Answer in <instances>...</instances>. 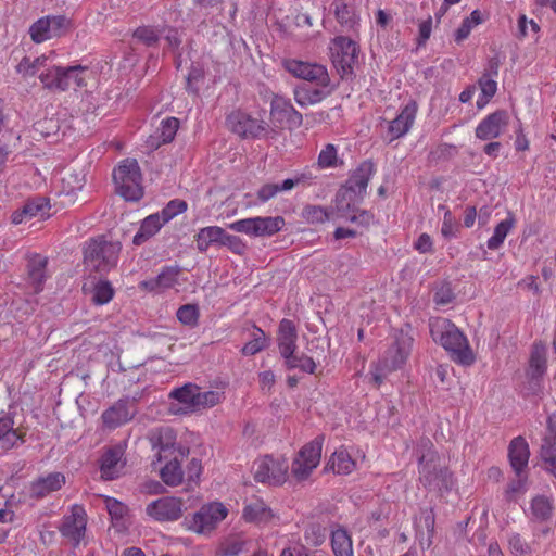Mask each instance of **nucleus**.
Masks as SVG:
<instances>
[{"mask_svg": "<svg viewBox=\"0 0 556 556\" xmlns=\"http://www.w3.org/2000/svg\"><path fill=\"white\" fill-rule=\"evenodd\" d=\"M152 448L156 451L159 462L167 460L161 469V478L167 485H178L182 482L184 471L181 462L186 457L185 451L175 446L176 434L173 429L159 428L149 433Z\"/></svg>", "mask_w": 556, "mask_h": 556, "instance_id": "1", "label": "nucleus"}, {"mask_svg": "<svg viewBox=\"0 0 556 556\" xmlns=\"http://www.w3.org/2000/svg\"><path fill=\"white\" fill-rule=\"evenodd\" d=\"M417 453L419 455V479L421 483L433 491L448 490L452 486V475L442 458L433 450L432 442L422 439Z\"/></svg>", "mask_w": 556, "mask_h": 556, "instance_id": "2", "label": "nucleus"}, {"mask_svg": "<svg viewBox=\"0 0 556 556\" xmlns=\"http://www.w3.org/2000/svg\"><path fill=\"white\" fill-rule=\"evenodd\" d=\"M430 332L434 341L440 342L446 351L451 352L453 359L463 365L473 363L475 356L466 337L450 320L437 319L432 321Z\"/></svg>", "mask_w": 556, "mask_h": 556, "instance_id": "3", "label": "nucleus"}, {"mask_svg": "<svg viewBox=\"0 0 556 556\" xmlns=\"http://www.w3.org/2000/svg\"><path fill=\"white\" fill-rule=\"evenodd\" d=\"M121 249L119 242L91 239L84 249V263L90 270L108 273L116 266Z\"/></svg>", "mask_w": 556, "mask_h": 556, "instance_id": "4", "label": "nucleus"}, {"mask_svg": "<svg viewBox=\"0 0 556 556\" xmlns=\"http://www.w3.org/2000/svg\"><path fill=\"white\" fill-rule=\"evenodd\" d=\"M117 192L127 201H138L143 195L141 172L134 159L124 160L113 172Z\"/></svg>", "mask_w": 556, "mask_h": 556, "instance_id": "5", "label": "nucleus"}, {"mask_svg": "<svg viewBox=\"0 0 556 556\" xmlns=\"http://www.w3.org/2000/svg\"><path fill=\"white\" fill-rule=\"evenodd\" d=\"M410 331V328L406 327L394 332L392 342L380 358L383 370L395 371L406 364L414 344Z\"/></svg>", "mask_w": 556, "mask_h": 556, "instance_id": "6", "label": "nucleus"}, {"mask_svg": "<svg viewBox=\"0 0 556 556\" xmlns=\"http://www.w3.org/2000/svg\"><path fill=\"white\" fill-rule=\"evenodd\" d=\"M283 226L285 219L281 216H257L230 223L228 228L250 237H271Z\"/></svg>", "mask_w": 556, "mask_h": 556, "instance_id": "7", "label": "nucleus"}, {"mask_svg": "<svg viewBox=\"0 0 556 556\" xmlns=\"http://www.w3.org/2000/svg\"><path fill=\"white\" fill-rule=\"evenodd\" d=\"M323 442L324 437L319 435L300 450L291 467V473L296 480L307 479L318 466L321 457Z\"/></svg>", "mask_w": 556, "mask_h": 556, "instance_id": "8", "label": "nucleus"}, {"mask_svg": "<svg viewBox=\"0 0 556 556\" xmlns=\"http://www.w3.org/2000/svg\"><path fill=\"white\" fill-rule=\"evenodd\" d=\"M331 61L341 76L352 73L357 59V46L355 41L343 36H338L330 42Z\"/></svg>", "mask_w": 556, "mask_h": 556, "instance_id": "9", "label": "nucleus"}, {"mask_svg": "<svg viewBox=\"0 0 556 556\" xmlns=\"http://www.w3.org/2000/svg\"><path fill=\"white\" fill-rule=\"evenodd\" d=\"M71 27L64 15H48L37 20L29 27V35L35 43H41L54 37L63 36Z\"/></svg>", "mask_w": 556, "mask_h": 556, "instance_id": "10", "label": "nucleus"}, {"mask_svg": "<svg viewBox=\"0 0 556 556\" xmlns=\"http://www.w3.org/2000/svg\"><path fill=\"white\" fill-rule=\"evenodd\" d=\"M283 64L286 71L296 78L314 83L318 87H327L330 84L328 71L321 64L299 60H287Z\"/></svg>", "mask_w": 556, "mask_h": 556, "instance_id": "11", "label": "nucleus"}, {"mask_svg": "<svg viewBox=\"0 0 556 556\" xmlns=\"http://www.w3.org/2000/svg\"><path fill=\"white\" fill-rule=\"evenodd\" d=\"M287 472V464L270 456H265L254 464V479L257 482L279 485L286 481Z\"/></svg>", "mask_w": 556, "mask_h": 556, "instance_id": "12", "label": "nucleus"}, {"mask_svg": "<svg viewBox=\"0 0 556 556\" xmlns=\"http://www.w3.org/2000/svg\"><path fill=\"white\" fill-rule=\"evenodd\" d=\"M228 514L227 508L222 503H211L204 505L193 516L192 529L198 533L211 532Z\"/></svg>", "mask_w": 556, "mask_h": 556, "instance_id": "13", "label": "nucleus"}, {"mask_svg": "<svg viewBox=\"0 0 556 556\" xmlns=\"http://www.w3.org/2000/svg\"><path fill=\"white\" fill-rule=\"evenodd\" d=\"M86 525L87 515L85 509L81 506L74 505L71 514L64 517L60 531L74 546H77L85 536Z\"/></svg>", "mask_w": 556, "mask_h": 556, "instance_id": "14", "label": "nucleus"}, {"mask_svg": "<svg viewBox=\"0 0 556 556\" xmlns=\"http://www.w3.org/2000/svg\"><path fill=\"white\" fill-rule=\"evenodd\" d=\"M229 129L241 137H257L266 129V123L252 118L244 112H232L227 117Z\"/></svg>", "mask_w": 556, "mask_h": 556, "instance_id": "15", "label": "nucleus"}, {"mask_svg": "<svg viewBox=\"0 0 556 556\" xmlns=\"http://www.w3.org/2000/svg\"><path fill=\"white\" fill-rule=\"evenodd\" d=\"M66 483V477L59 471L41 475L33 480L28 485V494L30 498L41 500L53 492L62 489Z\"/></svg>", "mask_w": 556, "mask_h": 556, "instance_id": "16", "label": "nucleus"}, {"mask_svg": "<svg viewBox=\"0 0 556 556\" xmlns=\"http://www.w3.org/2000/svg\"><path fill=\"white\" fill-rule=\"evenodd\" d=\"M146 513L157 521H175L182 515V502L176 497H162L150 503Z\"/></svg>", "mask_w": 556, "mask_h": 556, "instance_id": "17", "label": "nucleus"}, {"mask_svg": "<svg viewBox=\"0 0 556 556\" xmlns=\"http://www.w3.org/2000/svg\"><path fill=\"white\" fill-rule=\"evenodd\" d=\"M417 114V104L415 101L407 103L400 114L392 121L388 122L387 139L392 142L405 136L412 128Z\"/></svg>", "mask_w": 556, "mask_h": 556, "instance_id": "18", "label": "nucleus"}, {"mask_svg": "<svg viewBox=\"0 0 556 556\" xmlns=\"http://www.w3.org/2000/svg\"><path fill=\"white\" fill-rule=\"evenodd\" d=\"M137 414L136 407L127 400H119L102 413L103 425L109 429H115L130 421Z\"/></svg>", "mask_w": 556, "mask_h": 556, "instance_id": "19", "label": "nucleus"}, {"mask_svg": "<svg viewBox=\"0 0 556 556\" xmlns=\"http://www.w3.org/2000/svg\"><path fill=\"white\" fill-rule=\"evenodd\" d=\"M508 124V114L505 111H496L483 118L476 128V137L480 140L498 138Z\"/></svg>", "mask_w": 556, "mask_h": 556, "instance_id": "20", "label": "nucleus"}, {"mask_svg": "<svg viewBox=\"0 0 556 556\" xmlns=\"http://www.w3.org/2000/svg\"><path fill=\"white\" fill-rule=\"evenodd\" d=\"M545 469L556 477V416L547 418L546 433L543 438L540 452Z\"/></svg>", "mask_w": 556, "mask_h": 556, "instance_id": "21", "label": "nucleus"}, {"mask_svg": "<svg viewBox=\"0 0 556 556\" xmlns=\"http://www.w3.org/2000/svg\"><path fill=\"white\" fill-rule=\"evenodd\" d=\"M309 177L305 174L287 178L282 181L266 182L256 192V197L261 202H267L279 193L291 191L293 188L303 185Z\"/></svg>", "mask_w": 556, "mask_h": 556, "instance_id": "22", "label": "nucleus"}, {"mask_svg": "<svg viewBox=\"0 0 556 556\" xmlns=\"http://www.w3.org/2000/svg\"><path fill=\"white\" fill-rule=\"evenodd\" d=\"M374 173V163L371 161H364L351 175L344 188L350 190L354 197L362 199L366 193L368 182Z\"/></svg>", "mask_w": 556, "mask_h": 556, "instance_id": "23", "label": "nucleus"}, {"mask_svg": "<svg viewBox=\"0 0 556 556\" xmlns=\"http://www.w3.org/2000/svg\"><path fill=\"white\" fill-rule=\"evenodd\" d=\"M123 457L124 448L122 445L109 448L102 457L101 477L105 480L117 478L125 465Z\"/></svg>", "mask_w": 556, "mask_h": 556, "instance_id": "24", "label": "nucleus"}, {"mask_svg": "<svg viewBox=\"0 0 556 556\" xmlns=\"http://www.w3.org/2000/svg\"><path fill=\"white\" fill-rule=\"evenodd\" d=\"M270 114L280 124L301 125L302 114L298 112L291 102L283 97L275 96L271 100Z\"/></svg>", "mask_w": 556, "mask_h": 556, "instance_id": "25", "label": "nucleus"}, {"mask_svg": "<svg viewBox=\"0 0 556 556\" xmlns=\"http://www.w3.org/2000/svg\"><path fill=\"white\" fill-rule=\"evenodd\" d=\"M179 274L180 269L177 267H165L155 278L141 281L139 288L149 292L173 288L178 283Z\"/></svg>", "mask_w": 556, "mask_h": 556, "instance_id": "26", "label": "nucleus"}, {"mask_svg": "<svg viewBox=\"0 0 556 556\" xmlns=\"http://www.w3.org/2000/svg\"><path fill=\"white\" fill-rule=\"evenodd\" d=\"M199 387L193 383H186L180 388L174 389L169 396L178 401L181 407H172L175 414H191L195 413V396H198Z\"/></svg>", "mask_w": 556, "mask_h": 556, "instance_id": "27", "label": "nucleus"}, {"mask_svg": "<svg viewBox=\"0 0 556 556\" xmlns=\"http://www.w3.org/2000/svg\"><path fill=\"white\" fill-rule=\"evenodd\" d=\"M24 442V434L14 428V420L9 414L0 415V451L7 452Z\"/></svg>", "mask_w": 556, "mask_h": 556, "instance_id": "28", "label": "nucleus"}, {"mask_svg": "<svg viewBox=\"0 0 556 556\" xmlns=\"http://www.w3.org/2000/svg\"><path fill=\"white\" fill-rule=\"evenodd\" d=\"M530 456L529 445L522 437H517L511 440L508 447V457L510 466L517 476H520L522 470L527 467Z\"/></svg>", "mask_w": 556, "mask_h": 556, "instance_id": "29", "label": "nucleus"}, {"mask_svg": "<svg viewBox=\"0 0 556 556\" xmlns=\"http://www.w3.org/2000/svg\"><path fill=\"white\" fill-rule=\"evenodd\" d=\"M277 340L281 355H290L295 352L298 332L292 320L282 319L280 321Z\"/></svg>", "mask_w": 556, "mask_h": 556, "instance_id": "30", "label": "nucleus"}, {"mask_svg": "<svg viewBox=\"0 0 556 556\" xmlns=\"http://www.w3.org/2000/svg\"><path fill=\"white\" fill-rule=\"evenodd\" d=\"M47 263V257L41 255H34L28 261L27 281L34 293H39L42 290V285L46 280Z\"/></svg>", "mask_w": 556, "mask_h": 556, "instance_id": "31", "label": "nucleus"}, {"mask_svg": "<svg viewBox=\"0 0 556 556\" xmlns=\"http://www.w3.org/2000/svg\"><path fill=\"white\" fill-rule=\"evenodd\" d=\"M70 74L62 66H54L47 73H42L39 78L46 88L65 91L71 88V84H68Z\"/></svg>", "mask_w": 556, "mask_h": 556, "instance_id": "32", "label": "nucleus"}, {"mask_svg": "<svg viewBox=\"0 0 556 556\" xmlns=\"http://www.w3.org/2000/svg\"><path fill=\"white\" fill-rule=\"evenodd\" d=\"M164 224H166V222H163V218L159 213L151 214L146 217L141 223L139 231L132 239L134 244L140 245L146 242L157 233Z\"/></svg>", "mask_w": 556, "mask_h": 556, "instance_id": "33", "label": "nucleus"}, {"mask_svg": "<svg viewBox=\"0 0 556 556\" xmlns=\"http://www.w3.org/2000/svg\"><path fill=\"white\" fill-rule=\"evenodd\" d=\"M547 368L546 348L543 343H534L529 359L528 374L532 379L541 378Z\"/></svg>", "mask_w": 556, "mask_h": 556, "instance_id": "34", "label": "nucleus"}, {"mask_svg": "<svg viewBox=\"0 0 556 556\" xmlns=\"http://www.w3.org/2000/svg\"><path fill=\"white\" fill-rule=\"evenodd\" d=\"M224 231L225 230L218 226L201 228L195 236L197 249L200 252H206L212 245L220 247Z\"/></svg>", "mask_w": 556, "mask_h": 556, "instance_id": "35", "label": "nucleus"}, {"mask_svg": "<svg viewBox=\"0 0 556 556\" xmlns=\"http://www.w3.org/2000/svg\"><path fill=\"white\" fill-rule=\"evenodd\" d=\"M434 523L435 518L432 509H422L419 516L415 519L417 536L420 538V541H422L426 534L428 547L432 543V538L434 534ZM420 543L424 545V542Z\"/></svg>", "mask_w": 556, "mask_h": 556, "instance_id": "36", "label": "nucleus"}, {"mask_svg": "<svg viewBox=\"0 0 556 556\" xmlns=\"http://www.w3.org/2000/svg\"><path fill=\"white\" fill-rule=\"evenodd\" d=\"M243 518L249 522L266 523L273 518V514L263 501L255 500L244 507Z\"/></svg>", "mask_w": 556, "mask_h": 556, "instance_id": "37", "label": "nucleus"}, {"mask_svg": "<svg viewBox=\"0 0 556 556\" xmlns=\"http://www.w3.org/2000/svg\"><path fill=\"white\" fill-rule=\"evenodd\" d=\"M328 465L338 475H349L355 469V462L345 450L336 451Z\"/></svg>", "mask_w": 556, "mask_h": 556, "instance_id": "38", "label": "nucleus"}, {"mask_svg": "<svg viewBox=\"0 0 556 556\" xmlns=\"http://www.w3.org/2000/svg\"><path fill=\"white\" fill-rule=\"evenodd\" d=\"M332 551L336 556H353L352 540L343 529H337L331 535Z\"/></svg>", "mask_w": 556, "mask_h": 556, "instance_id": "39", "label": "nucleus"}, {"mask_svg": "<svg viewBox=\"0 0 556 556\" xmlns=\"http://www.w3.org/2000/svg\"><path fill=\"white\" fill-rule=\"evenodd\" d=\"M327 92L319 88L299 87L294 90V100L300 106H306L320 102Z\"/></svg>", "mask_w": 556, "mask_h": 556, "instance_id": "40", "label": "nucleus"}, {"mask_svg": "<svg viewBox=\"0 0 556 556\" xmlns=\"http://www.w3.org/2000/svg\"><path fill=\"white\" fill-rule=\"evenodd\" d=\"M334 16L338 23L341 25L344 31H349L355 28L357 25V18L354 11L343 2L333 3Z\"/></svg>", "mask_w": 556, "mask_h": 556, "instance_id": "41", "label": "nucleus"}, {"mask_svg": "<svg viewBox=\"0 0 556 556\" xmlns=\"http://www.w3.org/2000/svg\"><path fill=\"white\" fill-rule=\"evenodd\" d=\"M530 509L535 520L545 521L551 518L553 513L552 500L544 495H538L532 500Z\"/></svg>", "mask_w": 556, "mask_h": 556, "instance_id": "42", "label": "nucleus"}, {"mask_svg": "<svg viewBox=\"0 0 556 556\" xmlns=\"http://www.w3.org/2000/svg\"><path fill=\"white\" fill-rule=\"evenodd\" d=\"M225 393L220 390L201 391L199 389L198 396H195V412L214 407L223 402Z\"/></svg>", "mask_w": 556, "mask_h": 556, "instance_id": "43", "label": "nucleus"}, {"mask_svg": "<svg viewBox=\"0 0 556 556\" xmlns=\"http://www.w3.org/2000/svg\"><path fill=\"white\" fill-rule=\"evenodd\" d=\"M515 219L507 217L506 219L498 223L494 229L493 236L488 240V248L490 250H497L504 242L505 238L513 229Z\"/></svg>", "mask_w": 556, "mask_h": 556, "instance_id": "44", "label": "nucleus"}, {"mask_svg": "<svg viewBox=\"0 0 556 556\" xmlns=\"http://www.w3.org/2000/svg\"><path fill=\"white\" fill-rule=\"evenodd\" d=\"M251 336L252 339L241 350L243 355H254L268 345V339L262 329L254 327Z\"/></svg>", "mask_w": 556, "mask_h": 556, "instance_id": "45", "label": "nucleus"}, {"mask_svg": "<svg viewBox=\"0 0 556 556\" xmlns=\"http://www.w3.org/2000/svg\"><path fill=\"white\" fill-rule=\"evenodd\" d=\"M179 127V121L175 117H168L161 122L160 127L156 129L157 144L170 142Z\"/></svg>", "mask_w": 556, "mask_h": 556, "instance_id": "46", "label": "nucleus"}, {"mask_svg": "<svg viewBox=\"0 0 556 556\" xmlns=\"http://www.w3.org/2000/svg\"><path fill=\"white\" fill-rule=\"evenodd\" d=\"M342 162L339 160L338 150L332 143L326 144L319 152L317 164L320 168L337 167Z\"/></svg>", "mask_w": 556, "mask_h": 556, "instance_id": "47", "label": "nucleus"}, {"mask_svg": "<svg viewBox=\"0 0 556 556\" xmlns=\"http://www.w3.org/2000/svg\"><path fill=\"white\" fill-rule=\"evenodd\" d=\"M176 316L182 325L194 327L198 325L200 311L197 304H185L177 309Z\"/></svg>", "mask_w": 556, "mask_h": 556, "instance_id": "48", "label": "nucleus"}, {"mask_svg": "<svg viewBox=\"0 0 556 556\" xmlns=\"http://www.w3.org/2000/svg\"><path fill=\"white\" fill-rule=\"evenodd\" d=\"M47 56L41 55L36 58L35 60H30L25 56L21 60V62L16 66V71L18 74L28 77L34 76L39 68L46 66Z\"/></svg>", "mask_w": 556, "mask_h": 556, "instance_id": "49", "label": "nucleus"}, {"mask_svg": "<svg viewBox=\"0 0 556 556\" xmlns=\"http://www.w3.org/2000/svg\"><path fill=\"white\" fill-rule=\"evenodd\" d=\"M479 86L481 89V97L477 101V105L479 108H483L489 100L496 93L497 84L496 81L489 77V74H483L479 79Z\"/></svg>", "mask_w": 556, "mask_h": 556, "instance_id": "50", "label": "nucleus"}, {"mask_svg": "<svg viewBox=\"0 0 556 556\" xmlns=\"http://www.w3.org/2000/svg\"><path fill=\"white\" fill-rule=\"evenodd\" d=\"M49 208H50V206H49V202L47 199L37 198V199L28 201L24 205L22 214H24L25 216H29V217H33V216L45 217L46 215H48Z\"/></svg>", "mask_w": 556, "mask_h": 556, "instance_id": "51", "label": "nucleus"}, {"mask_svg": "<svg viewBox=\"0 0 556 556\" xmlns=\"http://www.w3.org/2000/svg\"><path fill=\"white\" fill-rule=\"evenodd\" d=\"M509 549L514 556H533L531 544L526 542L519 533H514L508 539Z\"/></svg>", "mask_w": 556, "mask_h": 556, "instance_id": "52", "label": "nucleus"}, {"mask_svg": "<svg viewBox=\"0 0 556 556\" xmlns=\"http://www.w3.org/2000/svg\"><path fill=\"white\" fill-rule=\"evenodd\" d=\"M63 70L68 71L71 73L68 76V84H71V87H85L87 86V79L90 76V71L86 66L76 65V66H68L63 67Z\"/></svg>", "mask_w": 556, "mask_h": 556, "instance_id": "53", "label": "nucleus"}, {"mask_svg": "<svg viewBox=\"0 0 556 556\" xmlns=\"http://www.w3.org/2000/svg\"><path fill=\"white\" fill-rule=\"evenodd\" d=\"M114 291L109 281H99L93 289L92 301L98 305L109 303L113 298Z\"/></svg>", "mask_w": 556, "mask_h": 556, "instance_id": "54", "label": "nucleus"}, {"mask_svg": "<svg viewBox=\"0 0 556 556\" xmlns=\"http://www.w3.org/2000/svg\"><path fill=\"white\" fill-rule=\"evenodd\" d=\"M303 217L311 224H321L330 218V214L323 206L307 205L303 210Z\"/></svg>", "mask_w": 556, "mask_h": 556, "instance_id": "55", "label": "nucleus"}, {"mask_svg": "<svg viewBox=\"0 0 556 556\" xmlns=\"http://www.w3.org/2000/svg\"><path fill=\"white\" fill-rule=\"evenodd\" d=\"M63 191L67 194L81 190L85 185V176L79 173H67L62 178Z\"/></svg>", "mask_w": 556, "mask_h": 556, "instance_id": "56", "label": "nucleus"}, {"mask_svg": "<svg viewBox=\"0 0 556 556\" xmlns=\"http://www.w3.org/2000/svg\"><path fill=\"white\" fill-rule=\"evenodd\" d=\"M455 294L450 282H441L434 290L433 301L437 305H447L453 302Z\"/></svg>", "mask_w": 556, "mask_h": 556, "instance_id": "57", "label": "nucleus"}, {"mask_svg": "<svg viewBox=\"0 0 556 556\" xmlns=\"http://www.w3.org/2000/svg\"><path fill=\"white\" fill-rule=\"evenodd\" d=\"M187 210V203L182 200H172L161 213H159L163 222L168 223L176 215L184 213Z\"/></svg>", "mask_w": 556, "mask_h": 556, "instance_id": "58", "label": "nucleus"}, {"mask_svg": "<svg viewBox=\"0 0 556 556\" xmlns=\"http://www.w3.org/2000/svg\"><path fill=\"white\" fill-rule=\"evenodd\" d=\"M134 37L148 47L154 46L160 39L156 30L148 26L138 27L134 33Z\"/></svg>", "mask_w": 556, "mask_h": 556, "instance_id": "59", "label": "nucleus"}, {"mask_svg": "<svg viewBox=\"0 0 556 556\" xmlns=\"http://www.w3.org/2000/svg\"><path fill=\"white\" fill-rule=\"evenodd\" d=\"M104 504L112 519L119 520L127 514V506L113 497H104Z\"/></svg>", "mask_w": 556, "mask_h": 556, "instance_id": "60", "label": "nucleus"}, {"mask_svg": "<svg viewBox=\"0 0 556 556\" xmlns=\"http://www.w3.org/2000/svg\"><path fill=\"white\" fill-rule=\"evenodd\" d=\"M220 247H227L232 253L239 255H242L247 250V245L238 236L229 235L226 231H224Z\"/></svg>", "mask_w": 556, "mask_h": 556, "instance_id": "61", "label": "nucleus"}, {"mask_svg": "<svg viewBox=\"0 0 556 556\" xmlns=\"http://www.w3.org/2000/svg\"><path fill=\"white\" fill-rule=\"evenodd\" d=\"M354 194L350 192V190L342 188L336 195V207L341 213L342 216H345V212L351 211V201L353 200Z\"/></svg>", "mask_w": 556, "mask_h": 556, "instance_id": "62", "label": "nucleus"}, {"mask_svg": "<svg viewBox=\"0 0 556 556\" xmlns=\"http://www.w3.org/2000/svg\"><path fill=\"white\" fill-rule=\"evenodd\" d=\"M440 208L444 210V219L441 228V232L445 238H450L455 236V224L452 213L445 208V206H440Z\"/></svg>", "mask_w": 556, "mask_h": 556, "instance_id": "63", "label": "nucleus"}, {"mask_svg": "<svg viewBox=\"0 0 556 556\" xmlns=\"http://www.w3.org/2000/svg\"><path fill=\"white\" fill-rule=\"evenodd\" d=\"M473 27L475 26H473V23L471 22V20H464L455 33V41L457 43H460L462 41H464L469 36V34Z\"/></svg>", "mask_w": 556, "mask_h": 556, "instance_id": "64", "label": "nucleus"}]
</instances>
